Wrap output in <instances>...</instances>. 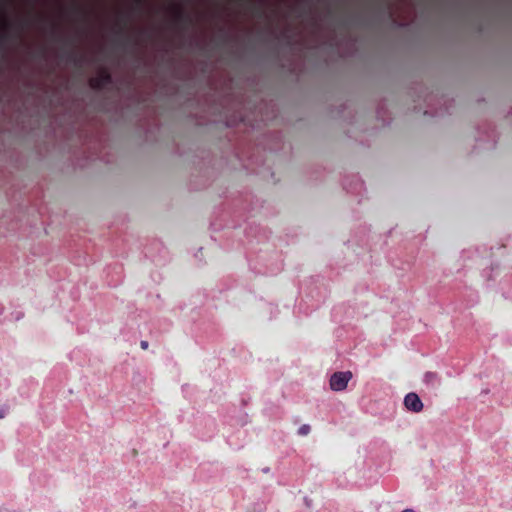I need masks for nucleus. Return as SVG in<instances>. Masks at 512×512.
I'll use <instances>...</instances> for the list:
<instances>
[{
    "label": "nucleus",
    "instance_id": "obj_6",
    "mask_svg": "<svg viewBox=\"0 0 512 512\" xmlns=\"http://www.w3.org/2000/svg\"><path fill=\"white\" fill-rule=\"evenodd\" d=\"M65 55H66V58H67L70 62L74 63L75 65H77L79 62H81V61H82V57H81V56H79V55L76 53V51H75V50H73V49H70V50H68V51H65Z\"/></svg>",
    "mask_w": 512,
    "mask_h": 512
},
{
    "label": "nucleus",
    "instance_id": "obj_1",
    "mask_svg": "<svg viewBox=\"0 0 512 512\" xmlns=\"http://www.w3.org/2000/svg\"><path fill=\"white\" fill-rule=\"evenodd\" d=\"M352 378V373L350 371L345 372H335L330 377V388L333 391H343L346 389L348 382Z\"/></svg>",
    "mask_w": 512,
    "mask_h": 512
},
{
    "label": "nucleus",
    "instance_id": "obj_13",
    "mask_svg": "<svg viewBox=\"0 0 512 512\" xmlns=\"http://www.w3.org/2000/svg\"><path fill=\"white\" fill-rule=\"evenodd\" d=\"M73 9H74V11H76L77 13H83L82 9H81L79 6H77V5H75V6L73 7Z\"/></svg>",
    "mask_w": 512,
    "mask_h": 512
},
{
    "label": "nucleus",
    "instance_id": "obj_12",
    "mask_svg": "<svg viewBox=\"0 0 512 512\" xmlns=\"http://www.w3.org/2000/svg\"><path fill=\"white\" fill-rule=\"evenodd\" d=\"M140 346L143 350H146V349H148L149 344L147 341L143 340L140 342Z\"/></svg>",
    "mask_w": 512,
    "mask_h": 512
},
{
    "label": "nucleus",
    "instance_id": "obj_15",
    "mask_svg": "<svg viewBox=\"0 0 512 512\" xmlns=\"http://www.w3.org/2000/svg\"><path fill=\"white\" fill-rule=\"evenodd\" d=\"M137 4L141 3V0H134Z\"/></svg>",
    "mask_w": 512,
    "mask_h": 512
},
{
    "label": "nucleus",
    "instance_id": "obj_14",
    "mask_svg": "<svg viewBox=\"0 0 512 512\" xmlns=\"http://www.w3.org/2000/svg\"><path fill=\"white\" fill-rule=\"evenodd\" d=\"M5 417V410L0 407V419Z\"/></svg>",
    "mask_w": 512,
    "mask_h": 512
},
{
    "label": "nucleus",
    "instance_id": "obj_4",
    "mask_svg": "<svg viewBox=\"0 0 512 512\" xmlns=\"http://www.w3.org/2000/svg\"><path fill=\"white\" fill-rule=\"evenodd\" d=\"M23 27V24H20L17 33H12L13 24L6 18H4L0 24L1 38L5 41L19 39L20 32L23 29Z\"/></svg>",
    "mask_w": 512,
    "mask_h": 512
},
{
    "label": "nucleus",
    "instance_id": "obj_7",
    "mask_svg": "<svg viewBox=\"0 0 512 512\" xmlns=\"http://www.w3.org/2000/svg\"><path fill=\"white\" fill-rule=\"evenodd\" d=\"M437 380L438 376L435 372H427L424 375V381L428 384H434L435 382H437Z\"/></svg>",
    "mask_w": 512,
    "mask_h": 512
},
{
    "label": "nucleus",
    "instance_id": "obj_5",
    "mask_svg": "<svg viewBox=\"0 0 512 512\" xmlns=\"http://www.w3.org/2000/svg\"><path fill=\"white\" fill-rule=\"evenodd\" d=\"M404 406L407 410L413 413L421 412L424 407L420 397L414 392H410L405 396Z\"/></svg>",
    "mask_w": 512,
    "mask_h": 512
},
{
    "label": "nucleus",
    "instance_id": "obj_11",
    "mask_svg": "<svg viewBox=\"0 0 512 512\" xmlns=\"http://www.w3.org/2000/svg\"><path fill=\"white\" fill-rule=\"evenodd\" d=\"M239 2H246V3H249L251 8L255 11V12H260V8L257 7L255 5V3L253 2V0H238Z\"/></svg>",
    "mask_w": 512,
    "mask_h": 512
},
{
    "label": "nucleus",
    "instance_id": "obj_10",
    "mask_svg": "<svg viewBox=\"0 0 512 512\" xmlns=\"http://www.w3.org/2000/svg\"><path fill=\"white\" fill-rule=\"evenodd\" d=\"M310 431H311L310 426L308 424H303L298 429V435L306 436V435H308L310 433Z\"/></svg>",
    "mask_w": 512,
    "mask_h": 512
},
{
    "label": "nucleus",
    "instance_id": "obj_9",
    "mask_svg": "<svg viewBox=\"0 0 512 512\" xmlns=\"http://www.w3.org/2000/svg\"><path fill=\"white\" fill-rule=\"evenodd\" d=\"M51 35H52L53 40H55V41H64L65 44H68V45L73 44L72 41L63 39V37H61L59 34L56 33L55 29L52 30Z\"/></svg>",
    "mask_w": 512,
    "mask_h": 512
},
{
    "label": "nucleus",
    "instance_id": "obj_8",
    "mask_svg": "<svg viewBox=\"0 0 512 512\" xmlns=\"http://www.w3.org/2000/svg\"><path fill=\"white\" fill-rule=\"evenodd\" d=\"M119 29L117 30V34L120 36H124V30L127 26V20L124 18H120L118 21Z\"/></svg>",
    "mask_w": 512,
    "mask_h": 512
},
{
    "label": "nucleus",
    "instance_id": "obj_2",
    "mask_svg": "<svg viewBox=\"0 0 512 512\" xmlns=\"http://www.w3.org/2000/svg\"><path fill=\"white\" fill-rule=\"evenodd\" d=\"M172 11H173L174 22L178 26L186 28L192 24V18L184 10V8L181 5H176V4L173 5Z\"/></svg>",
    "mask_w": 512,
    "mask_h": 512
},
{
    "label": "nucleus",
    "instance_id": "obj_3",
    "mask_svg": "<svg viewBox=\"0 0 512 512\" xmlns=\"http://www.w3.org/2000/svg\"><path fill=\"white\" fill-rule=\"evenodd\" d=\"M111 81H112L111 74L106 69H102V70H100V72L98 73L97 76L92 77L89 80V85L94 90H101L106 85L111 83Z\"/></svg>",
    "mask_w": 512,
    "mask_h": 512
}]
</instances>
